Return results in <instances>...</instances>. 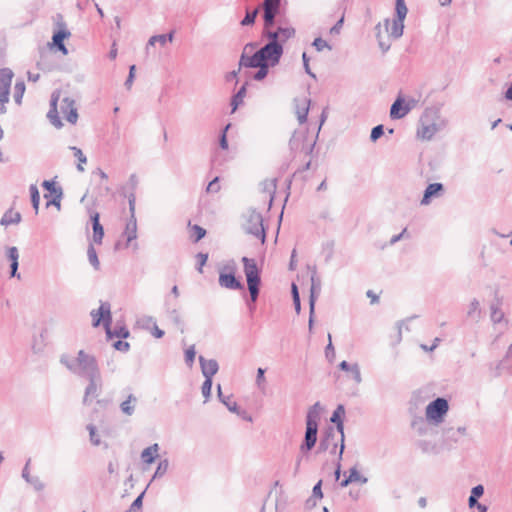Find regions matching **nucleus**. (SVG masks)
Masks as SVG:
<instances>
[{
    "label": "nucleus",
    "instance_id": "6ab92c4d",
    "mask_svg": "<svg viewBox=\"0 0 512 512\" xmlns=\"http://www.w3.org/2000/svg\"><path fill=\"white\" fill-rule=\"evenodd\" d=\"M199 363L204 378L212 379L219 370L218 362L215 359L207 360L203 356H199Z\"/></svg>",
    "mask_w": 512,
    "mask_h": 512
},
{
    "label": "nucleus",
    "instance_id": "a18cd8bd",
    "mask_svg": "<svg viewBox=\"0 0 512 512\" xmlns=\"http://www.w3.org/2000/svg\"><path fill=\"white\" fill-rule=\"evenodd\" d=\"M467 315L468 317H471V318H479L480 316V303L479 301L474 298L470 304H469V308H468V311H467Z\"/></svg>",
    "mask_w": 512,
    "mask_h": 512
},
{
    "label": "nucleus",
    "instance_id": "680f3d73",
    "mask_svg": "<svg viewBox=\"0 0 512 512\" xmlns=\"http://www.w3.org/2000/svg\"><path fill=\"white\" fill-rule=\"evenodd\" d=\"M312 46L315 47L317 51H322L324 48H328L329 50L332 49V47L327 43V41L320 37L316 38L313 41Z\"/></svg>",
    "mask_w": 512,
    "mask_h": 512
},
{
    "label": "nucleus",
    "instance_id": "58836bf2",
    "mask_svg": "<svg viewBox=\"0 0 512 512\" xmlns=\"http://www.w3.org/2000/svg\"><path fill=\"white\" fill-rule=\"evenodd\" d=\"M30 197L32 206L35 209V213H38L39 210V204H40V194L38 191V188L35 184H31L29 187Z\"/></svg>",
    "mask_w": 512,
    "mask_h": 512
},
{
    "label": "nucleus",
    "instance_id": "4be33fe9",
    "mask_svg": "<svg viewBox=\"0 0 512 512\" xmlns=\"http://www.w3.org/2000/svg\"><path fill=\"white\" fill-rule=\"evenodd\" d=\"M57 101H58V96L55 93H53L51 96L50 109L47 113V117L50 120L51 124L59 129L63 126V124L58 115Z\"/></svg>",
    "mask_w": 512,
    "mask_h": 512
},
{
    "label": "nucleus",
    "instance_id": "a878e982",
    "mask_svg": "<svg viewBox=\"0 0 512 512\" xmlns=\"http://www.w3.org/2000/svg\"><path fill=\"white\" fill-rule=\"evenodd\" d=\"M92 229H93V241L96 244H101L104 237V229L100 223V217L98 213L91 215Z\"/></svg>",
    "mask_w": 512,
    "mask_h": 512
},
{
    "label": "nucleus",
    "instance_id": "49530a36",
    "mask_svg": "<svg viewBox=\"0 0 512 512\" xmlns=\"http://www.w3.org/2000/svg\"><path fill=\"white\" fill-rule=\"evenodd\" d=\"M412 427L417 431L419 435L426 434L427 424L425 419H423L422 417L413 420Z\"/></svg>",
    "mask_w": 512,
    "mask_h": 512
},
{
    "label": "nucleus",
    "instance_id": "39448f33",
    "mask_svg": "<svg viewBox=\"0 0 512 512\" xmlns=\"http://www.w3.org/2000/svg\"><path fill=\"white\" fill-rule=\"evenodd\" d=\"M448 409L449 404L445 398H436L426 407V419L434 424H439L443 421Z\"/></svg>",
    "mask_w": 512,
    "mask_h": 512
},
{
    "label": "nucleus",
    "instance_id": "9b49d317",
    "mask_svg": "<svg viewBox=\"0 0 512 512\" xmlns=\"http://www.w3.org/2000/svg\"><path fill=\"white\" fill-rule=\"evenodd\" d=\"M246 54H247V51H242V54H241V57L239 60L240 67L258 68V71L253 75V79L256 81L263 80L267 76L269 67L271 65L264 63V62H260V65H251L250 58L246 57Z\"/></svg>",
    "mask_w": 512,
    "mask_h": 512
},
{
    "label": "nucleus",
    "instance_id": "8fccbe9b",
    "mask_svg": "<svg viewBox=\"0 0 512 512\" xmlns=\"http://www.w3.org/2000/svg\"><path fill=\"white\" fill-rule=\"evenodd\" d=\"M130 335L129 330L126 327H115L113 330H111V335L107 336L108 338L118 337L126 339Z\"/></svg>",
    "mask_w": 512,
    "mask_h": 512
},
{
    "label": "nucleus",
    "instance_id": "774afa93",
    "mask_svg": "<svg viewBox=\"0 0 512 512\" xmlns=\"http://www.w3.org/2000/svg\"><path fill=\"white\" fill-rule=\"evenodd\" d=\"M196 258H197V261H198V268H197V270H198L200 273H202V272H203L202 267H203V266L206 264V262H207L208 254H206V253H201V252H200V253H198V254L196 255Z\"/></svg>",
    "mask_w": 512,
    "mask_h": 512
},
{
    "label": "nucleus",
    "instance_id": "2eb2a0df",
    "mask_svg": "<svg viewBox=\"0 0 512 512\" xmlns=\"http://www.w3.org/2000/svg\"><path fill=\"white\" fill-rule=\"evenodd\" d=\"M444 193V185L442 183H431L429 184L421 199L422 205H428L431 203L433 198H438Z\"/></svg>",
    "mask_w": 512,
    "mask_h": 512
},
{
    "label": "nucleus",
    "instance_id": "0e129e2a",
    "mask_svg": "<svg viewBox=\"0 0 512 512\" xmlns=\"http://www.w3.org/2000/svg\"><path fill=\"white\" fill-rule=\"evenodd\" d=\"M329 343L325 348V356L329 361H332L335 357V350L331 341V334H328Z\"/></svg>",
    "mask_w": 512,
    "mask_h": 512
},
{
    "label": "nucleus",
    "instance_id": "20e7f679",
    "mask_svg": "<svg viewBox=\"0 0 512 512\" xmlns=\"http://www.w3.org/2000/svg\"><path fill=\"white\" fill-rule=\"evenodd\" d=\"M396 18L389 20L385 19L378 24V29H384L387 32H402L404 29V19L407 14V7L404 0H396Z\"/></svg>",
    "mask_w": 512,
    "mask_h": 512
},
{
    "label": "nucleus",
    "instance_id": "79ce46f5",
    "mask_svg": "<svg viewBox=\"0 0 512 512\" xmlns=\"http://www.w3.org/2000/svg\"><path fill=\"white\" fill-rule=\"evenodd\" d=\"M335 431L333 427H329L326 432L324 438L320 441L319 449L320 450H327L330 446V438H334Z\"/></svg>",
    "mask_w": 512,
    "mask_h": 512
},
{
    "label": "nucleus",
    "instance_id": "f03ea898",
    "mask_svg": "<svg viewBox=\"0 0 512 512\" xmlns=\"http://www.w3.org/2000/svg\"><path fill=\"white\" fill-rule=\"evenodd\" d=\"M60 363L64 365L71 373L80 377H91L100 374L98 362L94 355L79 350L76 357L68 354L60 356Z\"/></svg>",
    "mask_w": 512,
    "mask_h": 512
},
{
    "label": "nucleus",
    "instance_id": "ddd939ff",
    "mask_svg": "<svg viewBox=\"0 0 512 512\" xmlns=\"http://www.w3.org/2000/svg\"><path fill=\"white\" fill-rule=\"evenodd\" d=\"M61 112L64 114L66 120L75 124L78 120L77 108L75 107V101L69 97H64L61 101Z\"/></svg>",
    "mask_w": 512,
    "mask_h": 512
},
{
    "label": "nucleus",
    "instance_id": "6e6552de",
    "mask_svg": "<svg viewBox=\"0 0 512 512\" xmlns=\"http://www.w3.org/2000/svg\"><path fill=\"white\" fill-rule=\"evenodd\" d=\"M345 416V407L342 404H339L336 409L333 411V414L330 418V421L336 425L337 431L340 433V451H339V460H342L343 452L345 449L344 444V421L343 418Z\"/></svg>",
    "mask_w": 512,
    "mask_h": 512
},
{
    "label": "nucleus",
    "instance_id": "f257e3e1",
    "mask_svg": "<svg viewBox=\"0 0 512 512\" xmlns=\"http://www.w3.org/2000/svg\"><path fill=\"white\" fill-rule=\"evenodd\" d=\"M267 42L259 49L254 51L258 43H247L243 51H247L246 57L250 58L251 65H260V62L267 63L272 67L277 65L283 55V44L280 42L279 34H267Z\"/></svg>",
    "mask_w": 512,
    "mask_h": 512
},
{
    "label": "nucleus",
    "instance_id": "e2e57ef3",
    "mask_svg": "<svg viewBox=\"0 0 512 512\" xmlns=\"http://www.w3.org/2000/svg\"><path fill=\"white\" fill-rule=\"evenodd\" d=\"M192 229L194 232V242L200 241L206 235V230L199 225H194Z\"/></svg>",
    "mask_w": 512,
    "mask_h": 512
},
{
    "label": "nucleus",
    "instance_id": "4d7b16f0",
    "mask_svg": "<svg viewBox=\"0 0 512 512\" xmlns=\"http://www.w3.org/2000/svg\"><path fill=\"white\" fill-rule=\"evenodd\" d=\"M144 493L145 492H142L140 495L137 496V498L133 501L127 512H137L138 510L141 509L143 504Z\"/></svg>",
    "mask_w": 512,
    "mask_h": 512
},
{
    "label": "nucleus",
    "instance_id": "f3484780",
    "mask_svg": "<svg viewBox=\"0 0 512 512\" xmlns=\"http://www.w3.org/2000/svg\"><path fill=\"white\" fill-rule=\"evenodd\" d=\"M30 463H31V459H28L22 469L21 476L36 491L40 492V491L44 490L45 484L40 480V478L38 476H32L30 474V469H29Z\"/></svg>",
    "mask_w": 512,
    "mask_h": 512
},
{
    "label": "nucleus",
    "instance_id": "6e6d98bb",
    "mask_svg": "<svg viewBox=\"0 0 512 512\" xmlns=\"http://www.w3.org/2000/svg\"><path fill=\"white\" fill-rule=\"evenodd\" d=\"M196 351L194 346H190L185 351V362L189 367H192L195 359Z\"/></svg>",
    "mask_w": 512,
    "mask_h": 512
},
{
    "label": "nucleus",
    "instance_id": "37998d69",
    "mask_svg": "<svg viewBox=\"0 0 512 512\" xmlns=\"http://www.w3.org/2000/svg\"><path fill=\"white\" fill-rule=\"evenodd\" d=\"M348 481L352 483L360 482L361 484H366L368 479L367 477L360 475L356 467H352L349 470Z\"/></svg>",
    "mask_w": 512,
    "mask_h": 512
},
{
    "label": "nucleus",
    "instance_id": "393cba45",
    "mask_svg": "<svg viewBox=\"0 0 512 512\" xmlns=\"http://www.w3.org/2000/svg\"><path fill=\"white\" fill-rule=\"evenodd\" d=\"M403 34H376L378 46L380 50L385 53L387 52L394 40L399 39Z\"/></svg>",
    "mask_w": 512,
    "mask_h": 512
},
{
    "label": "nucleus",
    "instance_id": "f8f14e48",
    "mask_svg": "<svg viewBox=\"0 0 512 512\" xmlns=\"http://www.w3.org/2000/svg\"><path fill=\"white\" fill-rule=\"evenodd\" d=\"M316 291L317 293L320 292V280L316 278V272L313 273L311 276V289H310V297H309V308H310V315H309V330H312L313 327V315H314V308H315V302H316Z\"/></svg>",
    "mask_w": 512,
    "mask_h": 512
},
{
    "label": "nucleus",
    "instance_id": "338daca9",
    "mask_svg": "<svg viewBox=\"0 0 512 512\" xmlns=\"http://www.w3.org/2000/svg\"><path fill=\"white\" fill-rule=\"evenodd\" d=\"M135 69H136V66L135 65H132L130 66L129 68V75L124 83L125 87L127 89H130L132 84H133V81H134V77H135Z\"/></svg>",
    "mask_w": 512,
    "mask_h": 512
},
{
    "label": "nucleus",
    "instance_id": "bb28decb",
    "mask_svg": "<svg viewBox=\"0 0 512 512\" xmlns=\"http://www.w3.org/2000/svg\"><path fill=\"white\" fill-rule=\"evenodd\" d=\"M260 284V274L256 275L255 277H250L249 280H247V286L250 293V300L252 303H255L258 299L260 292Z\"/></svg>",
    "mask_w": 512,
    "mask_h": 512
},
{
    "label": "nucleus",
    "instance_id": "aec40b11",
    "mask_svg": "<svg viewBox=\"0 0 512 512\" xmlns=\"http://www.w3.org/2000/svg\"><path fill=\"white\" fill-rule=\"evenodd\" d=\"M71 34H53L52 42H48L47 46L50 50L60 51L63 55L68 54V49L65 46V39L69 38Z\"/></svg>",
    "mask_w": 512,
    "mask_h": 512
},
{
    "label": "nucleus",
    "instance_id": "473e14b6",
    "mask_svg": "<svg viewBox=\"0 0 512 512\" xmlns=\"http://www.w3.org/2000/svg\"><path fill=\"white\" fill-rule=\"evenodd\" d=\"M21 218L22 217L19 212H14L12 209H9L2 216L0 224L3 226H8L11 224H18V223H20Z\"/></svg>",
    "mask_w": 512,
    "mask_h": 512
},
{
    "label": "nucleus",
    "instance_id": "0eeeda50",
    "mask_svg": "<svg viewBox=\"0 0 512 512\" xmlns=\"http://www.w3.org/2000/svg\"><path fill=\"white\" fill-rule=\"evenodd\" d=\"M135 201L134 193L128 196L130 219L128 220L123 235L126 236V246L137 238V220L135 217Z\"/></svg>",
    "mask_w": 512,
    "mask_h": 512
},
{
    "label": "nucleus",
    "instance_id": "4468645a",
    "mask_svg": "<svg viewBox=\"0 0 512 512\" xmlns=\"http://www.w3.org/2000/svg\"><path fill=\"white\" fill-rule=\"evenodd\" d=\"M219 285L221 287L231 289V290H242L244 288L243 284L235 277L233 271L229 273L221 272L219 274Z\"/></svg>",
    "mask_w": 512,
    "mask_h": 512
},
{
    "label": "nucleus",
    "instance_id": "a211bd4d",
    "mask_svg": "<svg viewBox=\"0 0 512 512\" xmlns=\"http://www.w3.org/2000/svg\"><path fill=\"white\" fill-rule=\"evenodd\" d=\"M280 0H265L263 3L265 24L271 25L279 11Z\"/></svg>",
    "mask_w": 512,
    "mask_h": 512
},
{
    "label": "nucleus",
    "instance_id": "c756f323",
    "mask_svg": "<svg viewBox=\"0 0 512 512\" xmlns=\"http://www.w3.org/2000/svg\"><path fill=\"white\" fill-rule=\"evenodd\" d=\"M242 262L244 264V273L246 276V281L249 280L250 277H255L256 275L260 274V270L258 269L254 259L243 257Z\"/></svg>",
    "mask_w": 512,
    "mask_h": 512
},
{
    "label": "nucleus",
    "instance_id": "864d4df0",
    "mask_svg": "<svg viewBox=\"0 0 512 512\" xmlns=\"http://www.w3.org/2000/svg\"><path fill=\"white\" fill-rule=\"evenodd\" d=\"M384 134V127L383 125L379 124L372 128L370 139L372 142H376L382 135Z\"/></svg>",
    "mask_w": 512,
    "mask_h": 512
},
{
    "label": "nucleus",
    "instance_id": "a19ab883",
    "mask_svg": "<svg viewBox=\"0 0 512 512\" xmlns=\"http://www.w3.org/2000/svg\"><path fill=\"white\" fill-rule=\"evenodd\" d=\"M87 256L89 263L94 267L95 270H98L100 267V262L97 256V252L92 244L88 246Z\"/></svg>",
    "mask_w": 512,
    "mask_h": 512
},
{
    "label": "nucleus",
    "instance_id": "7c9ffc66",
    "mask_svg": "<svg viewBox=\"0 0 512 512\" xmlns=\"http://www.w3.org/2000/svg\"><path fill=\"white\" fill-rule=\"evenodd\" d=\"M7 257L11 261V265H10V268H11L10 274H11V276L12 277L18 276L17 275V270H18V266H19V263H18L19 252H18L17 247H15V246L9 247L7 249Z\"/></svg>",
    "mask_w": 512,
    "mask_h": 512
},
{
    "label": "nucleus",
    "instance_id": "dca6fc26",
    "mask_svg": "<svg viewBox=\"0 0 512 512\" xmlns=\"http://www.w3.org/2000/svg\"><path fill=\"white\" fill-rule=\"evenodd\" d=\"M411 110L410 103L405 104L404 99L398 97L390 108V117L392 119H401Z\"/></svg>",
    "mask_w": 512,
    "mask_h": 512
},
{
    "label": "nucleus",
    "instance_id": "7ed1b4c3",
    "mask_svg": "<svg viewBox=\"0 0 512 512\" xmlns=\"http://www.w3.org/2000/svg\"><path fill=\"white\" fill-rule=\"evenodd\" d=\"M246 233L260 238L262 243L266 239V233L263 226V217L256 209H249L246 216V223L244 224Z\"/></svg>",
    "mask_w": 512,
    "mask_h": 512
},
{
    "label": "nucleus",
    "instance_id": "c85d7f7f",
    "mask_svg": "<svg viewBox=\"0 0 512 512\" xmlns=\"http://www.w3.org/2000/svg\"><path fill=\"white\" fill-rule=\"evenodd\" d=\"M261 191L269 196V208L272 206L276 192V179H266L260 184Z\"/></svg>",
    "mask_w": 512,
    "mask_h": 512
},
{
    "label": "nucleus",
    "instance_id": "de8ad7c7",
    "mask_svg": "<svg viewBox=\"0 0 512 512\" xmlns=\"http://www.w3.org/2000/svg\"><path fill=\"white\" fill-rule=\"evenodd\" d=\"M304 133L302 132H294V134L292 135L290 141H289V145L291 147L292 150H297L300 148V144L302 143L303 139H304Z\"/></svg>",
    "mask_w": 512,
    "mask_h": 512
},
{
    "label": "nucleus",
    "instance_id": "09e8293b",
    "mask_svg": "<svg viewBox=\"0 0 512 512\" xmlns=\"http://www.w3.org/2000/svg\"><path fill=\"white\" fill-rule=\"evenodd\" d=\"M169 467V461L168 459H163L158 463V466L156 468V471L153 475V479L160 478L163 475L166 474Z\"/></svg>",
    "mask_w": 512,
    "mask_h": 512
},
{
    "label": "nucleus",
    "instance_id": "72a5a7b5",
    "mask_svg": "<svg viewBox=\"0 0 512 512\" xmlns=\"http://www.w3.org/2000/svg\"><path fill=\"white\" fill-rule=\"evenodd\" d=\"M218 397L219 400L227 407L230 412L240 414L239 407L235 401L231 400V396H224L221 392V386L218 385Z\"/></svg>",
    "mask_w": 512,
    "mask_h": 512
},
{
    "label": "nucleus",
    "instance_id": "ea45409f",
    "mask_svg": "<svg viewBox=\"0 0 512 512\" xmlns=\"http://www.w3.org/2000/svg\"><path fill=\"white\" fill-rule=\"evenodd\" d=\"M70 150L73 152V155L75 158L78 159L77 169L80 172L84 171V168L82 164H85L87 162L86 156L83 154L82 150L76 146H71Z\"/></svg>",
    "mask_w": 512,
    "mask_h": 512
},
{
    "label": "nucleus",
    "instance_id": "9d476101",
    "mask_svg": "<svg viewBox=\"0 0 512 512\" xmlns=\"http://www.w3.org/2000/svg\"><path fill=\"white\" fill-rule=\"evenodd\" d=\"M89 383L85 388V393L83 397V404L88 405L91 403V399L99 396L100 390L102 388V378L101 373L87 377Z\"/></svg>",
    "mask_w": 512,
    "mask_h": 512
},
{
    "label": "nucleus",
    "instance_id": "e433bc0d",
    "mask_svg": "<svg viewBox=\"0 0 512 512\" xmlns=\"http://www.w3.org/2000/svg\"><path fill=\"white\" fill-rule=\"evenodd\" d=\"M322 411V407L319 402H316L314 405H312L306 415V421H314V423H319L320 421V414Z\"/></svg>",
    "mask_w": 512,
    "mask_h": 512
},
{
    "label": "nucleus",
    "instance_id": "603ef678",
    "mask_svg": "<svg viewBox=\"0 0 512 512\" xmlns=\"http://www.w3.org/2000/svg\"><path fill=\"white\" fill-rule=\"evenodd\" d=\"M87 430L89 431L90 441L93 445L98 446L100 445V437L96 432V427L93 424H89L87 426Z\"/></svg>",
    "mask_w": 512,
    "mask_h": 512
},
{
    "label": "nucleus",
    "instance_id": "4c0bfd02",
    "mask_svg": "<svg viewBox=\"0 0 512 512\" xmlns=\"http://www.w3.org/2000/svg\"><path fill=\"white\" fill-rule=\"evenodd\" d=\"M491 321L494 323V324H498L500 323L503 318H504V313L503 311L500 309L499 307V303H493L491 305Z\"/></svg>",
    "mask_w": 512,
    "mask_h": 512
},
{
    "label": "nucleus",
    "instance_id": "052dcab7",
    "mask_svg": "<svg viewBox=\"0 0 512 512\" xmlns=\"http://www.w3.org/2000/svg\"><path fill=\"white\" fill-rule=\"evenodd\" d=\"M444 438L447 441H453L458 442L459 441V435L456 433V430L454 428H447L444 430Z\"/></svg>",
    "mask_w": 512,
    "mask_h": 512
},
{
    "label": "nucleus",
    "instance_id": "412c9836",
    "mask_svg": "<svg viewBox=\"0 0 512 512\" xmlns=\"http://www.w3.org/2000/svg\"><path fill=\"white\" fill-rule=\"evenodd\" d=\"M438 131L439 127L435 123L421 121V126L417 130V136L423 140H431Z\"/></svg>",
    "mask_w": 512,
    "mask_h": 512
},
{
    "label": "nucleus",
    "instance_id": "2f4dec72",
    "mask_svg": "<svg viewBox=\"0 0 512 512\" xmlns=\"http://www.w3.org/2000/svg\"><path fill=\"white\" fill-rule=\"evenodd\" d=\"M159 445L157 443L145 448L141 453V459L146 464H152L158 455Z\"/></svg>",
    "mask_w": 512,
    "mask_h": 512
},
{
    "label": "nucleus",
    "instance_id": "bf43d9fd",
    "mask_svg": "<svg viewBox=\"0 0 512 512\" xmlns=\"http://www.w3.org/2000/svg\"><path fill=\"white\" fill-rule=\"evenodd\" d=\"M230 127H231V124H230V123H229V124H227V125L224 127V129L222 130L221 135H220V137H219V146H220L222 149H224V150L228 149V141H227L226 133H227V131H228V129H229Z\"/></svg>",
    "mask_w": 512,
    "mask_h": 512
},
{
    "label": "nucleus",
    "instance_id": "b1692460",
    "mask_svg": "<svg viewBox=\"0 0 512 512\" xmlns=\"http://www.w3.org/2000/svg\"><path fill=\"white\" fill-rule=\"evenodd\" d=\"M138 398L133 393H128L126 399L120 403V410L127 416H132L135 412Z\"/></svg>",
    "mask_w": 512,
    "mask_h": 512
},
{
    "label": "nucleus",
    "instance_id": "cd10ccee",
    "mask_svg": "<svg viewBox=\"0 0 512 512\" xmlns=\"http://www.w3.org/2000/svg\"><path fill=\"white\" fill-rule=\"evenodd\" d=\"M174 34H154L147 43L146 49L149 51L151 46H155L159 44L160 46H165L167 43H171L173 41Z\"/></svg>",
    "mask_w": 512,
    "mask_h": 512
},
{
    "label": "nucleus",
    "instance_id": "5fc2aeb1",
    "mask_svg": "<svg viewBox=\"0 0 512 512\" xmlns=\"http://www.w3.org/2000/svg\"><path fill=\"white\" fill-rule=\"evenodd\" d=\"M169 318L173 321V323L177 326H181L183 324L180 314L176 308L167 310Z\"/></svg>",
    "mask_w": 512,
    "mask_h": 512
},
{
    "label": "nucleus",
    "instance_id": "5701e85b",
    "mask_svg": "<svg viewBox=\"0 0 512 512\" xmlns=\"http://www.w3.org/2000/svg\"><path fill=\"white\" fill-rule=\"evenodd\" d=\"M310 99L304 98L301 101L295 99V110L297 119L300 124H303L307 120L309 112Z\"/></svg>",
    "mask_w": 512,
    "mask_h": 512
},
{
    "label": "nucleus",
    "instance_id": "1a4fd4ad",
    "mask_svg": "<svg viewBox=\"0 0 512 512\" xmlns=\"http://www.w3.org/2000/svg\"><path fill=\"white\" fill-rule=\"evenodd\" d=\"M317 434H318V423H314L310 421H306V431L304 436V441L300 446V451L305 454L312 450L317 442Z\"/></svg>",
    "mask_w": 512,
    "mask_h": 512
},
{
    "label": "nucleus",
    "instance_id": "c03bdc74",
    "mask_svg": "<svg viewBox=\"0 0 512 512\" xmlns=\"http://www.w3.org/2000/svg\"><path fill=\"white\" fill-rule=\"evenodd\" d=\"M24 92L25 83L23 81H17L14 86V100L17 104L21 103Z\"/></svg>",
    "mask_w": 512,
    "mask_h": 512
},
{
    "label": "nucleus",
    "instance_id": "3c124183",
    "mask_svg": "<svg viewBox=\"0 0 512 512\" xmlns=\"http://www.w3.org/2000/svg\"><path fill=\"white\" fill-rule=\"evenodd\" d=\"M42 187L50 192L53 196L58 194V192L62 191L61 187H56L54 181L52 180H45L42 183Z\"/></svg>",
    "mask_w": 512,
    "mask_h": 512
},
{
    "label": "nucleus",
    "instance_id": "f704fd0d",
    "mask_svg": "<svg viewBox=\"0 0 512 512\" xmlns=\"http://www.w3.org/2000/svg\"><path fill=\"white\" fill-rule=\"evenodd\" d=\"M248 82H245L237 93L231 99L232 112H234L240 104L243 103V99L246 95Z\"/></svg>",
    "mask_w": 512,
    "mask_h": 512
},
{
    "label": "nucleus",
    "instance_id": "423d86ee",
    "mask_svg": "<svg viewBox=\"0 0 512 512\" xmlns=\"http://www.w3.org/2000/svg\"><path fill=\"white\" fill-rule=\"evenodd\" d=\"M92 325L98 327L101 323L105 327L107 336L111 335V306L108 302H101L100 307L97 310L91 311Z\"/></svg>",
    "mask_w": 512,
    "mask_h": 512
},
{
    "label": "nucleus",
    "instance_id": "c9c22d12",
    "mask_svg": "<svg viewBox=\"0 0 512 512\" xmlns=\"http://www.w3.org/2000/svg\"><path fill=\"white\" fill-rule=\"evenodd\" d=\"M13 76V71L10 68L0 69V87L10 89Z\"/></svg>",
    "mask_w": 512,
    "mask_h": 512
},
{
    "label": "nucleus",
    "instance_id": "13d9d810",
    "mask_svg": "<svg viewBox=\"0 0 512 512\" xmlns=\"http://www.w3.org/2000/svg\"><path fill=\"white\" fill-rule=\"evenodd\" d=\"M211 389H212V379L205 378V380L202 384V387H201V391L206 400L209 399V397L211 395Z\"/></svg>",
    "mask_w": 512,
    "mask_h": 512
},
{
    "label": "nucleus",
    "instance_id": "69168bd1",
    "mask_svg": "<svg viewBox=\"0 0 512 512\" xmlns=\"http://www.w3.org/2000/svg\"><path fill=\"white\" fill-rule=\"evenodd\" d=\"M350 372L352 373V376H353V379L355 380V382L358 384L361 383L362 377H361L359 365L357 363H355L351 366Z\"/></svg>",
    "mask_w": 512,
    "mask_h": 512
}]
</instances>
